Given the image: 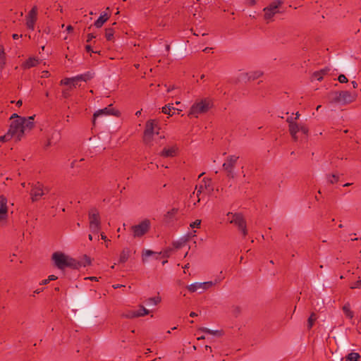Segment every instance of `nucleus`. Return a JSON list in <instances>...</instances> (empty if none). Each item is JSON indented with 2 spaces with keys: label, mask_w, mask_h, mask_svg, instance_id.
Segmentation results:
<instances>
[{
  "label": "nucleus",
  "mask_w": 361,
  "mask_h": 361,
  "mask_svg": "<svg viewBox=\"0 0 361 361\" xmlns=\"http://www.w3.org/2000/svg\"><path fill=\"white\" fill-rule=\"evenodd\" d=\"M283 4L282 0H274L265 7L263 11L264 12V19L269 22L271 20L275 14L279 13V8Z\"/></svg>",
  "instance_id": "nucleus-9"
},
{
  "label": "nucleus",
  "mask_w": 361,
  "mask_h": 361,
  "mask_svg": "<svg viewBox=\"0 0 361 361\" xmlns=\"http://www.w3.org/2000/svg\"><path fill=\"white\" fill-rule=\"evenodd\" d=\"M13 136L11 135V134H10V133L8 131V133L4 135V136H1L0 137V140L2 141V142H6L8 140H9L11 138H12Z\"/></svg>",
  "instance_id": "nucleus-41"
},
{
  "label": "nucleus",
  "mask_w": 361,
  "mask_h": 361,
  "mask_svg": "<svg viewBox=\"0 0 361 361\" xmlns=\"http://www.w3.org/2000/svg\"><path fill=\"white\" fill-rule=\"evenodd\" d=\"M300 131H301L303 134L307 135L309 129L306 126H300Z\"/></svg>",
  "instance_id": "nucleus-49"
},
{
  "label": "nucleus",
  "mask_w": 361,
  "mask_h": 361,
  "mask_svg": "<svg viewBox=\"0 0 361 361\" xmlns=\"http://www.w3.org/2000/svg\"><path fill=\"white\" fill-rule=\"evenodd\" d=\"M136 314H139L137 317H143L149 314V310H147L143 305H140L139 309L135 310Z\"/></svg>",
  "instance_id": "nucleus-30"
},
{
  "label": "nucleus",
  "mask_w": 361,
  "mask_h": 361,
  "mask_svg": "<svg viewBox=\"0 0 361 361\" xmlns=\"http://www.w3.org/2000/svg\"><path fill=\"white\" fill-rule=\"evenodd\" d=\"M66 30L68 32H71L73 30V27L71 25H68L67 27H66Z\"/></svg>",
  "instance_id": "nucleus-59"
},
{
  "label": "nucleus",
  "mask_w": 361,
  "mask_h": 361,
  "mask_svg": "<svg viewBox=\"0 0 361 361\" xmlns=\"http://www.w3.org/2000/svg\"><path fill=\"white\" fill-rule=\"evenodd\" d=\"M130 252H131V251H130V248H128V247L124 248L120 255L118 262L119 263L126 262L130 256Z\"/></svg>",
  "instance_id": "nucleus-20"
},
{
  "label": "nucleus",
  "mask_w": 361,
  "mask_h": 361,
  "mask_svg": "<svg viewBox=\"0 0 361 361\" xmlns=\"http://www.w3.org/2000/svg\"><path fill=\"white\" fill-rule=\"evenodd\" d=\"M338 80L339 81V82L341 83H345L347 82L348 80V78L345 77V75H344L343 74H341L338 78Z\"/></svg>",
  "instance_id": "nucleus-45"
},
{
  "label": "nucleus",
  "mask_w": 361,
  "mask_h": 361,
  "mask_svg": "<svg viewBox=\"0 0 361 361\" xmlns=\"http://www.w3.org/2000/svg\"><path fill=\"white\" fill-rule=\"evenodd\" d=\"M157 254L155 252H153L150 250H146L142 253V260L145 261V257H149L151 255Z\"/></svg>",
  "instance_id": "nucleus-39"
},
{
  "label": "nucleus",
  "mask_w": 361,
  "mask_h": 361,
  "mask_svg": "<svg viewBox=\"0 0 361 361\" xmlns=\"http://www.w3.org/2000/svg\"><path fill=\"white\" fill-rule=\"evenodd\" d=\"M85 49L87 52L99 53V51H94L92 49V47L89 44L85 46Z\"/></svg>",
  "instance_id": "nucleus-52"
},
{
  "label": "nucleus",
  "mask_w": 361,
  "mask_h": 361,
  "mask_svg": "<svg viewBox=\"0 0 361 361\" xmlns=\"http://www.w3.org/2000/svg\"><path fill=\"white\" fill-rule=\"evenodd\" d=\"M209 334H211V335H220V331H214V330H211L210 329V333H209Z\"/></svg>",
  "instance_id": "nucleus-56"
},
{
  "label": "nucleus",
  "mask_w": 361,
  "mask_h": 361,
  "mask_svg": "<svg viewBox=\"0 0 361 361\" xmlns=\"http://www.w3.org/2000/svg\"><path fill=\"white\" fill-rule=\"evenodd\" d=\"M48 279L49 281H54V280L57 279V276H56L55 275H50V276H49Z\"/></svg>",
  "instance_id": "nucleus-58"
},
{
  "label": "nucleus",
  "mask_w": 361,
  "mask_h": 361,
  "mask_svg": "<svg viewBox=\"0 0 361 361\" xmlns=\"http://www.w3.org/2000/svg\"><path fill=\"white\" fill-rule=\"evenodd\" d=\"M151 228V222L145 219L137 225L131 226V231L134 238H140L145 235Z\"/></svg>",
  "instance_id": "nucleus-7"
},
{
  "label": "nucleus",
  "mask_w": 361,
  "mask_h": 361,
  "mask_svg": "<svg viewBox=\"0 0 361 361\" xmlns=\"http://www.w3.org/2000/svg\"><path fill=\"white\" fill-rule=\"evenodd\" d=\"M174 88H175L174 85L170 86V87L167 89V92H171Z\"/></svg>",
  "instance_id": "nucleus-63"
},
{
  "label": "nucleus",
  "mask_w": 361,
  "mask_h": 361,
  "mask_svg": "<svg viewBox=\"0 0 361 361\" xmlns=\"http://www.w3.org/2000/svg\"><path fill=\"white\" fill-rule=\"evenodd\" d=\"M160 301L161 298L159 297H152L147 299V305L152 304L157 305Z\"/></svg>",
  "instance_id": "nucleus-36"
},
{
  "label": "nucleus",
  "mask_w": 361,
  "mask_h": 361,
  "mask_svg": "<svg viewBox=\"0 0 361 361\" xmlns=\"http://www.w3.org/2000/svg\"><path fill=\"white\" fill-rule=\"evenodd\" d=\"M300 131V126L295 122L289 125V132L293 139L296 141L298 140L297 133Z\"/></svg>",
  "instance_id": "nucleus-18"
},
{
  "label": "nucleus",
  "mask_w": 361,
  "mask_h": 361,
  "mask_svg": "<svg viewBox=\"0 0 361 361\" xmlns=\"http://www.w3.org/2000/svg\"><path fill=\"white\" fill-rule=\"evenodd\" d=\"M71 82V78H65L61 81V84L70 86Z\"/></svg>",
  "instance_id": "nucleus-50"
},
{
  "label": "nucleus",
  "mask_w": 361,
  "mask_h": 361,
  "mask_svg": "<svg viewBox=\"0 0 361 361\" xmlns=\"http://www.w3.org/2000/svg\"><path fill=\"white\" fill-rule=\"evenodd\" d=\"M154 121H149L146 123L144 131L143 140L146 145H150L154 135Z\"/></svg>",
  "instance_id": "nucleus-12"
},
{
  "label": "nucleus",
  "mask_w": 361,
  "mask_h": 361,
  "mask_svg": "<svg viewBox=\"0 0 361 361\" xmlns=\"http://www.w3.org/2000/svg\"><path fill=\"white\" fill-rule=\"evenodd\" d=\"M232 312L235 317H238L241 312L240 307L238 306H235L233 307Z\"/></svg>",
  "instance_id": "nucleus-42"
},
{
  "label": "nucleus",
  "mask_w": 361,
  "mask_h": 361,
  "mask_svg": "<svg viewBox=\"0 0 361 361\" xmlns=\"http://www.w3.org/2000/svg\"><path fill=\"white\" fill-rule=\"evenodd\" d=\"M21 118L19 120H13L10 125L8 132L11 135L16 137V140H20L21 137L23 136V130L22 128V125L23 121H21Z\"/></svg>",
  "instance_id": "nucleus-10"
},
{
  "label": "nucleus",
  "mask_w": 361,
  "mask_h": 361,
  "mask_svg": "<svg viewBox=\"0 0 361 361\" xmlns=\"http://www.w3.org/2000/svg\"><path fill=\"white\" fill-rule=\"evenodd\" d=\"M30 190V197L32 202L39 201L41 197L48 193L50 189L44 187L40 182L32 183Z\"/></svg>",
  "instance_id": "nucleus-6"
},
{
  "label": "nucleus",
  "mask_w": 361,
  "mask_h": 361,
  "mask_svg": "<svg viewBox=\"0 0 361 361\" xmlns=\"http://www.w3.org/2000/svg\"><path fill=\"white\" fill-rule=\"evenodd\" d=\"M178 212V208H173L171 210L168 211L164 215L163 221L165 224H170L171 222L173 221Z\"/></svg>",
  "instance_id": "nucleus-16"
},
{
  "label": "nucleus",
  "mask_w": 361,
  "mask_h": 361,
  "mask_svg": "<svg viewBox=\"0 0 361 361\" xmlns=\"http://www.w3.org/2000/svg\"><path fill=\"white\" fill-rule=\"evenodd\" d=\"M227 216H231L232 219L229 221V223L235 225L238 227L239 231H240L244 237L247 235V229L246 221L241 213H232L228 212Z\"/></svg>",
  "instance_id": "nucleus-4"
},
{
  "label": "nucleus",
  "mask_w": 361,
  "mask_h": 361,
  "mask_svg": "<svg viewBox=\"0 0 361 361\" xmlns=\"http://www.w3.org/2000/svg\"><path fill=\"white\" fill-rule=\"evenodd\" d=\"M23 117H21L18 116L17 114H13L11 116V119L15 118L14 120H19L20 118H23Z\"/></svg>",
  "instance_id": "nucleus-54"
},
{
  "label": "nucleus",
  "mask_w": 361,
  "mask_h": 361,
  "mask_svg": "<svg viewBox=\"0 0 361 361\" xmlns=\"http://www.w3.org/2000/svg\"><path fill=\"white\" fill-rule=\"evenodd\" d=\"M262 75L261 71H252L250 73H245L242 74V79L247 80L248 81L255 80L259 78Z\"/></svg>",
  "instance_id": "nucleus-17"
},
{
  "label": "nucleus",
  "mask_w": 361,
  "mask_h": 361,
  "mask_svg": "<svg viewBox=\"0 0 361 361\" xmlns=\"http://www.w3.org/2000/svg\"><path fill=\"white\" fill-rule=\"evenodd\" d=\"M199 284H200V283H192L188 286V290L191 293L196 292L198 289L200 288V286H199Z\"/></svg>",
  "instance_id": "nucleus-35"
},
{
  "label": "nucleus",
  "mask_w": 361,
  "mask_h": 361,
  "mask_svg": "<svg viewBox=\"0 0 361 361\" xmlns=\"http://www.w3.org/2000/svg\"><path fill=\"white\" fill-rule=\"evenodd\" d=\"M137 315H139V314H136L135 313V310H128L124 314V317H126V318H128V319H133V318H137Z\"/></svg>",
  "instance_id": "nucleus-37"
},
{
  "label": "nucleus",
  "mask_w": 361,
  "mask_h": 361,
  "mask_svg": "<svg viewBox=\"0 0 361 361\" xmlns=\"http://www.w3.org/2000/svg\"><path fill=\"white\" fill-rule=\"evenodd\" d=\"M188 239L185 238V239H181L180 240H178V241H176L173 243V245L175 248L176 249H179L180 247H182L183 246L185 245V244L186 243Z\"/></svg>",
  "instance_id": "nucleus-34"
},
{
  "label": "nucleus",
  "mask_w": 361,
  "mask_h": 361,
  "mask_svg": "<svg viewBox=\"0 0 361 361\" xmlns=\"http://www.w3.org/2000/svg\"><path fill=\"white\" fill-rule=\"evenodd\" d=\"M22 37L21 35H18V34H13L12 35V37H13V39H19V37Z\"/></svg>",
  "instance_id": "nucleus-60"
},
{
  "label": "nucleus",
  "mask_w": 361,
  "mask_h": 361,
  "mask_svg": "<svg viewBox=\"0 0 361 361\" xmlns=\"http://www.w3.org/2000/svg\"><path fill=\"white\" fill-rule=\"evenodd\" d=\"M70 91H71L70 88H67V89L63 90L62 91V96L64 98H68L71 96Z\"/></svg>",
  "instance_id": "nucleus-46"
},
{
  "label": "nucleus",
  "mask_w": 361,
  "mask_h": 361,
  "mask_svg": "<svg viewBox=\"0 0 361 361\" xmlns=\"http://www.w3.org/2000/svg\"><path fill=\"white\" fill-rule=\"evenodd\" d=\"M51 259L54 265L61 270H63L66 267L78 269L83 265L79 261L59 252H54Z\"/></svg>",
  "instance_id": "nucleus-1"
},
{
  "label": "nucleus",
  "mask_w": 361,
  "mask_h": 361,
  "mask_svg": "<svg viewBox=\"0 0 361 361\" xmlns=\"http://www.w3.org/2000/svg\"><path fill=\"white\" fill-rule=\"evenodd\" d=\"M319 71V72H321V75H322V76H324V75H326V74L328 73L329 69H328V68L322 69V70H320V71Z\"/></svg>",
  "instance_id": "nucleus-57"
},
{
  "label": "nucleus",
  "mask_w": 361,
  "mask_h": 361,
  "mask_svg": "<svg viewBox=\"0 0 361 361\" xmlns=\"http://www.w3.org/2000/svg\"><path fill=\"white\" fill-rule=\"evenodd\" d=\"M200 224H201V220L197 219L194 222L190 224V226L192 228H199L200 226Z\"/></svg>",
  "instance_id": "nucleus-44"
},
{
  "label": "nucleus",
  "mask_w": 361,
  "mask_h": 361,
  "mask_svg": "<svg viewBox=\"0 0 361 361\" xmlns=\"http://www.w3.org/2000/svg\"><path fill=\"white\" fill-rule=\"evenodd\" d=\"M111 105H109V107H106L102 109H99L94 112L93 115V124H95V119L97 117L102 116V115H114V116H118L119 111L118 110H115L113 108L111 107Z\"/></svg>",
  "instance_id": "nucleus-14"
},
{
  "label": "nucleus",
  "mask_w": 361,
  "mask_h": 361,
  "mask_svg": "<svg viewBox=\"0 0 361 361\" xmlns=\"http://www.w3.org/2000/svg\"><path fill=\"white\" fill-rule=\"evenodd\" d=\"M317 315L315 313L312 312L307 319V329H311L314 325V322L317 319Z\"/></svg>",
  "instance_id": "nucleus-29"
},
{
  "label": "nucleus",
  "mask_w": 361,
  "mask_h": 361,
  "mask_svg": "<svg viewBox=\"0 0 361 361\" xmlns=\"http://www.w3.org/2000/svg\"><path fill=\"white\" fill-rule=\"evenodd\" d=\"M173 105V104H169L168 105L164 106L162 107V112L165 114L172 116L176 110Z\"/></svg>",
  "instance_id": "nucleus-25"
},
{
  "label": "nucleus",
  "mask_w": 361,
  "mask_h": 361,
  "mask_svg": "<svg viewBox=\"0 0 361 361\" xmlns=\"http://www.w3.org/2000/svg\"><path fill=\"white\" fill-rule=\"evenodd\" d=\"M327 180L331 184H334L338 181L339 177L336 174L327 175Z\"/></svg>",
  "instance_id": "nucleus-33"
},
{
  "label": "nucleus",
  "mask_w": 361,
  "mask_h": 361,
  "mask_svg": "<svg viewBox=\"0 0 361 361\" xmlns=\"http://www.w3.org/2000/svg\"><path fill=\"white\" fill-rule=\"evenodd\" d=\"M221 281V279H215L214 281H210L202 282V283H200L199 286H200V288L204 291L207 289H209L212 286L219 283Z\"/></svg>",
  "instance_id": "nucleus-22"
},
{
  "label": "nucleus",
  "mask_w": 361,
  "mask_h": 361,
  "mask_svg": "<svg viewBox=\"0 0 361 361\" xmlns=\"http://www.w3.org/2000/svg\"><path fill=\"white\" fill-rule=\"evenodd\" d=\"M200 330L202 332H204V333H207V334H209L210 333V329L207 328V327H202L200 329Z\"/></svg>",
  "instance_id": "nucleus-55"
},
{
  "label": "nucleus",
  "mask_w": 361,
  "mask_h": 361,
  "mask_svg": "<svg viewBox=\"0 0 361 361\" xmlns=\"http://www.w3.org/2000/svg\"><path fill=\"white\" fill-rule=\"evenodd\" d=\"M357 94L349 91H334L329 94L330 101L341 105L350 104L355 101Z\"/></svg>",
  "instance_id": "nucleus-2"
},
{
  "label": "nucleus",
  "mask_w": 361,
  "mask_h": 361,
  "mask_svg": "<svg viewBox=\"0 0 361 361\" xmlns=\"http://www.w3.org/2000/svg\"><path fill=\"white\" fill-rule=\"evenodd\" d=\"M96 36L93 33L87 35V42H90L92 39L95 38Z\"/></svg>",
  "instance_id": "nucleus-53"
},
{
  "label": "nucleus",
  "mask_w": 361,
  "mask_h": 361,
  "mask_svg": "<svg viewBox=\"0 0 361 361\" xmlns=\"http://www.w3.org/2000/svg\"><path fill=\"white\" fill-rule=\"evenodd\" d=\"M43 290L42 288H39V289H37L36 290L34 291V293L35 294H39V293H41Z\"/></svg>",
  "instance_id": "nucleus-64"
},
{
  "label": "nucleus",
  "mask_w": 361,
  "mask_h": 361,
  "mask_svg": "<svg viewBox=\"0 0 361 361\" xmlns=\"http://www.w3.org/2000/svg\"><path fill=\"white\" fill-rule=\"evenodd\" d=\"M343 311L347 317L352 319L354 317V313L350 310V307L348 303L343 305Z\"/></svg>",
  "instance_id": "nucleus-27"
},
{
  "label": "nucleus",
  "mask_w": 361,
  "mask_h": 361,
  "mask_svg": "<svg viewBox=\"0 0 361 361\" xmlns=\"http://www.w3.org/2000/svg\"><path fill=\"white\" fill-rule=\"evenodd\" d=\"M49 282V279H44L42 281V282L40 283V285H46Z\"/></svg>",
  "instance_id": "nucleus-61"
},
{
  "label": "nucleus",
  "mask_w": 361,
  "mask_h": 361,
  "mask_svg": "<svg viewBox=\"0 0 361 361\" xmlns=\"http://www.w3.org/2000/svg\"><path fill=\"white\" fill-rule=\"evenodd\" d=\"M351 83H352V85H353V88H355H355H357V85H357V82H356V81H352V82H351Z\"/></svg>",
  "instance_id": "nucleus-62"
},
{
  "label": "nucleus",
  "mask_w": 361,
  "mask_h": 361,
  "mask_svg": "<svg viewBox=\"0 0 361 361\" xmlns=\"http://www.w3.org/2000/svg\"><path fill=\"white\" fill-rule=\"evenodd\" d=\"M204 182V189H206L209 191V193H211L212 192L214 191V188L213 186L212 185V180L211 179H205L204 178L203 180Z\"/></svg>",
  "instance_id": "nucleus-28"
},
{
  "label": "nucleus",
  "mask_w": 361,
  "mask_h": 361,
  "mask_svg": "<svg viewBox=\"0 0 361 361\" xmlns=\"http://www.w3.org/2000/svg\"><path fill=\"white\" fill-rule=\"evenodd\" d=\"M38 64V60L35 58H29L23 63L24 68H30L36 66Z\"/></svg>",
  "instance_id": "nucleus-24"
},
{
  "label": "nucleus",
  "mask_w": 361,
  "mask_h": 361,
  "mask_svg": "<svg viewBox=\"0 0 361 361\" xmlns=\"http://www.w3.org/2000/svg\"><path fill=\"white\" fill-rule=\"evenodd\" d=\"M176 154V149L174 147L164 148L161 152V156L164 157H173Z\"/></svg>",
  "instance_id": "nucleus-23"
},
{
  "label": "nucleus",
  "mask_w": 361,
  "mask_h": 361,
  "mask_svg": "<svg viewBox=\"0 0 361 361\" xmlns=\"http://www.w3.org/2000/svg\"><path fill=\"white\" fill-rule=\"evenodd\" d=\"M91 78H92V76L90 75L89 74H82V75H79L76 76V80H78V82H80V81L86 82L88 80H90Z\"/></svg>",
  "instance_id": "nucleus-38"
},
{
  "label": "nucleus",
  "mask_w": 361,
  "mask_h": 361,
  "mask_svg": "<svg viewBox=\"0 0 361 361\" xmlns=\"http://www.w3.org/2000/svg\"><path fill=\"white\" fill-rule=\"evenodd\" d=\"M6 63V54L5 53L4 47L0 44V71H1Z\"/></svg>",
  "instance_id": "nucleus-21"
},
{
  "label": "nucleus",
  "mask_w": 361,
  "mask_h": 361,
  "mask_svg": "<svg viewBox=\"0 0 361 361\" xmlns=\"http://www.w3.org/2000/svg\"><path fill=\"white\" fill-rule=\"evenodd\" d=\"M78 80H76V76L71 78V82L68 88L71 90L72 88H75L78 85Z\"/></svg>",
  "instance_id": "nucleus-40"
},
{
  "label": "nucleus",
  "mask_w": 361,
  "mask_h": 361,
  "mask_svg": "<svg viewBox=\"0 0 361 361\" xmlns=\"http://www.w3.org/2000/svg\"><path fill=\"white\" fill-rule=\"evenodd\" d=\"M345 358L347 361H358L360 355L358 353L351 352Z\"/></svg>",
  "instance_id": "nucleus-26"
},
{
  "label": "nucleus",
  "mask_w": 361,
  "mask_h": 361,
  "mask_svg": "<svg viewBox=\"0 0 361 361\" xmlns=\"http://www.w3.org/2000/svg\"><path fill=\"white\" fill-rule=\"evenodd\" d=\"M109 18V16L108 13H104L103 14H101L99 18L94 22V25L96 27L99 28L108 20Z\"/></svg>",
  "instance_id": "nucleus-19"
},
{
  "label": "nucleus",
  "mask_w": 361,
  "mask_h": 361,
  "mask_svg": "<svg viewBox=\"0 0 361 361\" xmlns=\"http://www.w3.org/2000/svg\"><path fill=\"white\" fill-rule=\"evenodd\" d=\"M351 288H361V279L356 281L350 287Z\"/></svg>",
  "instance_id": "nucleus-47"
},
{
  "label": "nucleus",
  "mask_w": 361,
  "mask_h": 361,
  "mask_svg": "<svg viewBox=\"0 0 361 361\" xmlns=\"http://www.w3.org/2000/svg\"><path fill=\"white\" fill-rule=\"evenodd\" d=\"M212 102L210 99L205 98L192 105L190 109L188 116H194L197 118L198 114L207 112L212 108Z\"/></svg>",
  "instance_id": "nucleus-3"
},
{
  "label": "nucleus",
  "mask_w": 361,
  "mask_h": 361,
  "mask_svg": "<svg viewBox=\"0 0 361 361\" xmlns=\"http://www.w3.org/2000/svg\"><path fill=\"white\" fill-rule=\"evenodd\" d=\"M84 258L85 259V262H80L82 264H84V265H82V267H86L87 265H90L91 264L90 258L89 257H87V255H85Z\"/></svg>",
  "instance_id": "nucleus-48"
},
{
  "label": "nucleus",
  "mask_w": 361,
  "mask_h": 361,
  "mask_svg": "<svg viewBox=\"0 0 361 361\" xmlns=\"http://www.w3.org/2000/svg\"><path fill=\"white\" fill-rule=\"evenodd\" d=\"M238 159L239 157L236 155H229L226 158L222 169L226 172L227 178L231 179L235 178L234 169Z\"/></svg>",
  "instance_id": "nucleus-5"
},
{
  "label": "nucleus",
  "mask_w": 361,
  "mask_h": 361,
  "mask_svg": "<svg viewBox=\"0 0 361 361\" xmlns=\"http://www.w3.org/2000/svg\"><path fill=\"white\" fill-rule=\"evenodd\" d=\"M35 116H29L27 118L23 117L21 118V121H23V123L22 125V128L23 130V135L26 132L30 131L35 126L33 120H34Z\"/></svg>",
  "instance_id": "nucleus-15"
},
{
  "label": "nucleus",
  "mask_w": 361,
  "mask_h": 361,
  "mask_svg": "<svg viewBox=\"0 0 361 361\" xmlns=\"http://www.w3.org/2000/svg\"><path fill=\"white\" fill-rule=\"evenodd\" d=\"M7 198L4 195H0V226L6 225L8 219V207Z\"/></svg>",
  "instance_id": "nucleus-11"
},
{
  "label": "nucleus",
  "mask_w": 361,
  "mask_h": 361,
  "mask_svg": "<svg viewBox=\"0 0 361 361\" xmlns=\"http://www.w3.org/2000/svg\"><path fill=\"white\" fill-rule=\"evenodd\" d=\"M286 121H287V123H288L289 125L295 123V120L294 119V118L292 116L288 117L286 119Z\"/></svg>",
  "instance_id": "nucleus-51"
},
{
  "label": "nucleus",
  "mask_w": 361,
  "mask_h": 361,
  "mask_svg": "<svg viewBox=\"0 0 361 361\" xmlns=\"http://www.w3.org/2000/svg\"><path fill=\"white\" fill-rule=\"evenodd\" d=\"M114 30L111 27L106 28L105 37L106 40L111 41L114 38Z\"/></svg>",
  "instance_id": "nucleus-31"
},
{
  "label": "nucleus",
  "mask_w": 361,
  "mask_h": 361,
  "mask_svg": "<svg viewBox=\"0 0 361 361\" xmlns=\"http://www.w3.org/2000/svg\"><path fill=\"white\" fill-rule=\"evenodd\" d=\"M37 11L38 8L37 6H34L26 16V26L31 30H34L35 29V24L37 21Z\"/></svg>",
  "instance_id": "nucleus-13"
},
{
  "label": "nucleus",
  "mask_w": 361,
  "mask_h": 361,
  "mask_svg": "<svg viewBox=\"0 0 361 361\" xmlns=\"http://www.w3.org/2000/svg\"><path fill=\"white\" fill-rule=\"evenodd\" d=\"M90 230L93 233L99 232L101 228V221L99 211L92 208L89 211Z\"/></svg>",
  "instance_id": "nucleus-8"
},
{
  "label": "nucleus",
  "mask_w": 361,
  "mask_h": 361,
  "mask_svg": "<svg viewBox=\"0 0 361 361\" xmlns=\"http://www.w3.org/2000/svg\"><path fill=\"white\" fill-rule=\"evenodd\" d=\"M313 77L319 81H321L323 79V76L321 75V72L319 71H315L313 73Z\"/></svg>",
  "instance_id": "nucleus-43"
},
{
  "label": "nucleus",
  "mask_w": 361,
  "mask_h": 361,
  "mask_svg": "<svg viewBox=\"0 0 361 361\" xmlns=\"http://www.w3.org/2000/svg\"><path fill=\"white\" fill-rule=\"evenodd\" d=\"M195 190H197V202H195L194 203V205H196L197 203L200 202V194L202 192L203 190H204V186L202 184H200L199 186L196 185L195 187Z\"/></svg>",
  "instance_id": "nucleus-32"
}]
</instances>
